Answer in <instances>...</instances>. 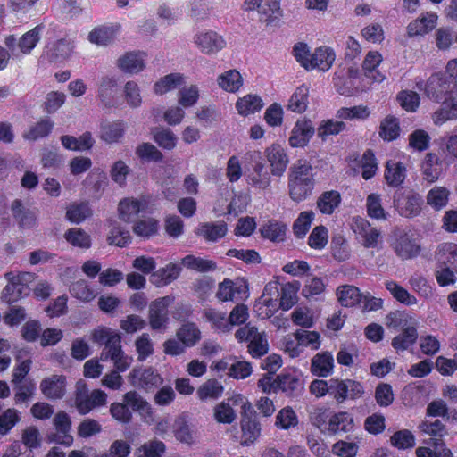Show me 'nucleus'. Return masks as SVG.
<instances>
[{
    "label": "nucleus",
    "mask_w": 457,
    "mask_h": 457,
    "mask_svg": "<svg viewBox=\"0 0 457 457\" xmlns=\"http://www.w3.org/2000/svg\"><path fill=\"white\" fill-rule=\"evenodd\" d=\"M93 342L104 345L100 354L103 361H112L119 371H126L132 364L133 358L125 353L121 346V336L119 332L106 327L95 329Z\"/></svg>",
    "instance_id": "f257e3e1"
},
{
    "label": "nucleus",
    "mask_w": 457,
    "mask_h": 457,
    "mask_svg": "<svg viewBox=\"0 0 457 457\" xmlns=\"http://www.w3.org/2000/svg\"><path fill=\"white\" fill-rule=\"evenodd\" d=\"M315 187L313 168L306 160L296 161L288 173V193L295 202H302L309 197Z\"/></svg>",
    "instance_id": "f03ea898"
},
{
    "label": "nucleus",
    "mask_w": 457,
    "mask_h": 457,
    "mask_svg": "<svg viewBox=\"0 0 457 457\" xmlns=\"http://www.w3.org/2000/svg\"><path fill=\"white\" fill-rule=\"evenodd\" d=\"M416 87L419 90H423L427 97L436 103L457 96L456 80L440 73L432 74L426 82L422 79H417Z\"/></svg>",
    "instance_id": "7ed1b4c3"
},
{
    "label": "nucleus",
    "mask_w": 457,
    "mask_h": 457,
    "mask_svg": "<svg viewBox=\"0 0 457 457\" xmlns=\"http://www.w3.org/2000/svg\"><path fill=\"white\" fill-rule=\"evenodd\" d=\"M4 278L8 281L2 292L4 302L12 303L29 295V284L34 280L33 273L10 271L4 274Z\"/></svg>",
    "instance_id": "20e7f679"
},
{
    "label": "nucleus",
    "mask_w": 457,
    "mask_h": 457,
    "mask_svg": "<svg viewBox=\"0 0 457 457\" xmlns=\"http://www.w3.org/2000/svg\"><path fill=\"white\" fill-rule=\"evenodd\" d=\"M362 385L353 379H330L329 395L337 403H343L347 399L355 400L362 396Z\"/></svg>",
    "instance_id": "39448f33"
},
{
    "label": "nucleus",
    "mask_w": 457,
    "mask_h": 457,
    "mask_svg": "<svg viewBox=\"0 0 457 457\" xmlns=\"http://www.w3.org/2000/svg\"><path fill=\"white\" fill-rule=\"evenodd\" d=\"M394 237L391 245L400 258L411 259L420 253V245L411 231L397 228L394 231Z\"/></svg>",
    "instance_id": "423d86ee"
},
{
    "label": "nucleus",
    "mask_w": 457,
    "mask_h": 457,
    "mask_svg": "<svg viewBox=\"0 0 457 457\" xmlns=\"http://www.w3.org/2000/svg\"><path fill=\"white\" fill-rule=\"evenodd\" d=\"M130 384L145 391H153L163 383V378L153 367H136L129 375Z\"/></svg>",
    "instance_id": "0eeeda50"
},
{
    "label": "nucleus",
    "mask_w": 457,
    "mask_h": 457,
    "mask_svg": "<svg viewBox=\"0 0 457 457\" xmlns=\"http://www.w3.org/2000/svg\"><path fill=\"white\" fill-rule=\"evenodd\" d=\"M352 229L357 240L365 248H378L382 243V236L379 229L371 226L364 218H353Z\"/></svg>",
    "instance_id": "6e6552de"
},
{
    "label": "nucleus",
    "mask_w": 457,
    "mask_h": 457,
    "mask_svg": "<svg viewBox=\"0 0 457 457\" xmlns=\"http://www.w3.org/2000/svg\"><path fill=\"white\" fill-rule=\"evenodd\" d=\"M106 396V394L100 389L88 393L84 384L78 385L75 398L77 410L80 414H87L94 408L105 404Z\"/></svg>",
    "instance_id": "1a4fd4ad"
},
{
    "label": "nucleus",
    "mask_w": 457,
    "mask_h": 457,
    "mask_svg": "<svg viewBox=\"0 0 457 457\" xmlns=\"http://www.w3.org/2000/svg\"><path fill=\"white\" fill-rule=\"evenodd\" d=\"M194 43L204 54H214L226 46V41L222 36L215 31H202L194 37Z\"/></svg>",
    "instance_id": "9d476101"
},
{
    "label": "nucleus",
    "mask_w": 457,
    "mask_h": 457,
    "mask_svg": "<svg viewBox=\"0 0 457 457\" xmlns=\"http://www.w3.org/2000/svg\"><path fill=\"white\" fill-rule=\"evenodd\" d=\"M150 204V197L142 195L139 198H124L118 207L119 217L121 220L129 222L140 212H146Z\"/></svg>",
    "instance_id": "9b49d317"
},
{
    "label": "nucleus",
    "mask_w": 457,
    "mask_h": 457,
    "mask_svg": "<svg viewBox=\"0 0 457 457\" xmlns=\"http://www.w3.org/2000/svg\"><path fill=\"white\" fill-rule=\"evenodd\" d=\"M395 204L401 216L411 218L420 214L423 199L419 194L409 191L399 196L395 201Z\"/></svg>",
    "instance_id": "f8f14e48"
},
{
    "label": "nucleus",
    "mask_w": 457,
    "mask_h": 457,
    "mask_svg": "<svg viewBox=\"0 0 457 457\" xmlns=\"http://www.w3.org/2000/svg\"><path fill=\"white\" fill-rule=\"evenodd\" d=\"M315 133V129L309 120H299L292 129L288 143L295 148H303Z\"/></svg>",
    "instance_id": "ddd939ff"
},
{
    "label": "nucleus",
    "mask_w": 457,
    "mask_h": 457,
    "mask_svg": "<svg viewBox=\"0 0 457 457\" xmlns=\"http://www.w3.org/2000/svg\"><path fill=\"white\" fill-rule=\"evenodd\" d=\"M172 299L165 296L154 301L149 308V322L153 329L162 328L168 321V307Z\"/></svg>",
    "instance_id": "4468645a"
},
{
    "label": "nucleus",
    "mask_w": 457,
    "mask_h": 457,
    "mask_svg": "<svg viewBox=\"0 0 457 457\" xmlns=\"http://www.w3.org/2000/svg\"><path fill=\"white\" fill-rule=\"evenodd\" d=\"M118 91L117 79L114 77H104L98 86L97 98L104 107H113L117 104Z\"/></svg>",
    "instance_id": "2eb2a0df"
},
{
    "label": "nucleus",
    "mask_w": 457,
    "mask_h": 457,
    "mask_svg": "<svg viewBox=\"0 0 457 457\" xmlns=\"http://www.w3.org/2000/svg\"><path fill=\"white\" fill-rule=\"evenodd\" d=\"M278 391L283 392L287 396H297L302 389L303 384L298 373L295 370L283 371L277 376Z\"/></svg>",
    "instance_id": "dca6fc26"
},
{
    "label": "nucleus",
    "mask_w": 457,
    "mask_h": 457,
    "mask_svg": "<svg viewBox=\"0 0 457 457\" xmlns=\"http://www.w3.org/2000/svg\"><path fill=\"white\" fill-rule=\"evenodd\" d=\"M245 179L248 185L260 190H266L270 186V176L262 162H256L246 170Z\"/></svg>",
    "instance_id": "f3484780"
},
{
    "label": "nucleus",
    "mask_w": 457,
    "mask_h": 457,
    "mask_svg": "<svg viewBox=\"0 0 457 457\" xmlns=\"http://www.w3.org/2000/svg\"><path fill=\"white\" fill-rule=\"evenodd\" d=\"M418 428L422 434L431 436L429 441L427 442L428 445L436 448L445 447L443 437L446 435L447 431L445 426L439 420L423 421L419 425Z\"/></svg>",
    "instance_id": "a211bd4d"
},
{
    "label": "nucleus",
    "mask_w": 457,
    "mask_h": 457,
    "mask_svg": "<svg viewBox=\"0 0 457 457\" xmlns=\"http://www.w3.org/2000/svg\"><path fill=\"white\" fill-rule=\"evenodd\" d=\"M241 445H250L261 436L262 427L256 417L242 416L241 419Z\"/></svg>",
    "instance_id": "6ab92c4d"
},
{
    "label": "nucleus",
    "mask_w": 457,
    "mask_h": 457,
    "mask_svg": "<svg viewBox=\"0 0 457 457\" xmlns=\"http://www.w3.org/2000/svg\"><path fill=\"white\" fill-rule=\"evenodd\" d=\"M266 154L272 175L282 176L288 164V157L285 150L280 145H273L266 150Z\"/></svg>",
    "instance_id": "aec40b11"
},
{
    "label": "nucleus",
    "mask_w": 457,
    "mask_h": 457,
    "mask_svg": "<svg viewBox=\"0 0 457 457\" xmlns=\"http://www.w3.org/2000/svg\"><path fill=\"white\" fill-rule=\"evenodd\" d=\"M334 358L329 352L315 354L311 361V372L317 376L327 378L333 373Z\"/></svg>",
    "instance_id": "412c9836"
},
{
    "label": "nucleus",
    "mask_w": 457,
    "mask_h": 457,
    "mask_svg": "<svg viewBox=\"0 0 457 457\" xmlns=\"http://www.w3.org/2000/svg\"><path fill=\"white\" fill-rule=\"evenodd\" d=\"M120 26L119 24L102 25L95 28L88 35V40L97 46H107L112 43Z\"/></svg>",
    "instance_id": "4be33fe9"
},
{
    "label": "nucleus",
    "mask_w": 457,
    "mask_h": 457,
    "mask_svg": "<svg viewBox=\"0 0 457 457\" xmlns=\"http://www.w3.org/2000/svg\"><path fill=\"white\" fill-rule=\"evenodd\" d=\"M54 424L57 434L53 440L58 444L70 445L73 438L70 435L71 422L69 415L64 411L58 412L54 418Z\"/></svg>",
    "instance_id": "5701e85b"
},
{
    "label": "nucleus",
    "mask_w": 457,
    "mask_h": 457,
    "mask_svg": "<svg viewBox=\"0 0 457 457\" xmlns=\"http://www.w3.org/2000/svg\"><path fill=\"white\" fill-rule=\"evenodd\" d=\"M118 67L127 73H138L144 70L145 54L140 52H129L122 55L118 60Z\"/></svg>",
    "instance_id": "b1692460"
},
{
    "label": "nucleus",
    "mask_w": 457,
    "mask_h": 457,
    "mask_svg": "<svg viewBox=\"0 0 457 457\" xmlns=\"http://www.w3.org/2000/svg\"><path fill=\"white\" fill-rule=\"evenodd\" d=\"M437 264L449 266L457 272V245L451 242L440 244L436 251Z\"/></svg>",
    "instance_id": "393cba45"
},
{
    "label": "nucleus",
    "mask_w": 457,
    "mask_h": 457,
    "mask_svg": "<svg viewBox=\"0 0 457 457\" xmlns=\"http://www.w3.org/2000/svg\"><path fill=\"white\" fill-rule=\"evenodd\" d=\"M442 105L433 113L435 125L441 126L448 120L457 119V96L441 101Z\"/></svg>",
    "instance_id": "a878e982"
},
{
    "label": "nucleus",
    "mask_w": 457,
    "mask_h": 457,
    "mask_svg": "<svg viewBox=\"0 0 457 457\" xmlns=\"http://www.w3.org/2000/svg\"><path fill=\"white\" fill-rule=\"evenodd\" d=\"M11 210L13 218L20 227L23 228H30L36 224V213L30 209L26 208L21 200H14L12 203Z\"/></svg>",
    "instance_id": "bb28decb"
},
{
    "label": "nucleus",
    "mask_w": 457,
    "mask_h": 457,
    "mask_svg": "<svg viewBox=\"0 0 457 457\" xmlns=\"http://www.w3.org/2000/svg\"><path fill=\"white\" fill-rule=\"evenodd\" d=\"M43 394L50 399L62 398L65 394V378L54 375L44 379L40 385Z\"/></svg>",
    "instance_id": "cd10ccee"
},
{
    "label": "nucleus",
    "mask_w": 457,
    "mask_h": 457,
    "mask_svg": "<svg viewBox=\"0 0 457 457\" xmlns=\"http://www.w3.org/2000/svg\"><path fill=\"white\" fill-rule=\"evenodd\" d=\"M179 273L180 268L176 264L170 263L166 267L153 272L150 277V281L157 287H162L177 279Z\"/></svg>",
    "instance_id": "c85d7f7f"
},
{
    "label": "nucleus",
    "mask_w": 457,
    "mask_h": 457,
    "mask_svg": "<svg viewBox=\"0 0 457 457\" xmlns=\"http://www.w3.org/2000/svg\"><path fill=\"white\" fill-rule=\"evenodd\" d=\"M437 21V15L434 12H427L408 25V34L411 37L424 35L431 31Z\"/></svg>",
    "instance_id": "c756f323"
},
{
    "label": "nucleus",
    "mask_w": 457,
    "mask_h": 457,
    "mask_svg": "<svg viewBox=\"0 0 457 457\" xmlns=\"http://www.w3.org/2000/svg\"><path fill=\"white\" fill-rule=\"evenodd\" d=\"M421 172L424 179L432 183L438 179L441 174L440 160L436 154L428 153L426 154L422 164Z\"/></svg>",
    "instance_id": "7c9ffc66"
},
{
    "label": "nucleus",
    "mask_w": 457,
    "mask_h": 457,
    "mask_svg": "<svg viewBox=\"0 0 457 457\" xmlns=\"http://www.w3.org/2000/svg\"><path fill=\"white\" fill-rule=\"evenodd\" d=\"M73 48L74 45L71 40L61 39L47 47L46 54L51 62H62L71 55Z\"/></svg>",
    "instance_id": "2f4dec72"
},
{
    "label": "nucleus",
    "mask_w": 457,
    "mask_h": 457,
    "mask_svg": "<svg viewBox=\"0 0 457 457\" xmlns=\"http://www.w3.org/2000/svg\"><path fill=\"white\" fill-rule=\"evenodd\" d=\"M406 178L405 166L395 161H388L385 170V179L386 183L394 187L403 184Z\"/></svg>",
    "instance_id": "473e14b6"
},
{
    "label": "nucleus",
    "mask_w": 457,
    "mask_h": 457,
    "mask_svg": "<svg viewBox=\"0 0 457 457\" xmlns=\"http://www.w3.org/2000/svg\"><path fill=\"white\" fill-rule=\"evenodd\" d=\"M335 61V53L327 46H321L315 50L312 55V64L310 70L319 69L320 71H328Z\"/></svg>",
    "instance_id": "72a5a7b5"
},
{
    "label": "nucleus",
    "mask_w": 457,
    "mask_h": 457,
    "mask_svg": "<svg viewBox=\"0 0 457 457\" xmlns=\"http://www.w3.org/2000/svg\"><path fill=\"white\" fill-rule=\"evenodd\" d=\"M124 402L127 405L137 411L142 417L148 418L152 416V407L141 395L136 391H130L125 394Z\"/></svg>",
    "instance_id": "f704fd0d"
},
{
    "label": "nucleus",
    "mask_w": 457,
    "mask_h": 457,
    "mask_svg": "<svg viewBox=\"0 0 457 457\" xmlns=\"http://www.w3.org/2000/svg\"><path fill=\"white\" fill-rule=\"evenodd\" d=\"M43 27L38 25L23 34L18 41V49L21 54H29L41 37Z\"/></svg>",
    "instance_id": "c9c22d12"
},
{
    "label": "nucleus",
    "mask_w": 457,
    "mask_h": 457,
    "mask_svg": "<svg viewBox=\"0 0 457 457\" xmlns=\"http://www.w3.org/2000/svg\"><path fill=\"white\" fill-rule=\"evenodd\" d=\"M309 104V88L305 85L298 87L291 96L287 108L297 113L305 112Z\"/></svg>",
    "instance_id": "e433bc0d"
},
{
    "label": "nucleus",
    "mask_w": 457,
    "mask_h": 457,
    "mask_svg": "<svg viewBox=\"0 0 457 457\" xmlns=\"http://www.w3.org/2000/svg\"><path fill=\"white\" fill-rule=\"evenodd\" d=\"M204 318L212 324V328L218 332H228L231 329V323L226 312L215 309H206Z\"/></svg>",
    "instance_id": "4c0bfd02"
},
{
    "label": "nucleus",
    "mask_w": 457,
    "mask_h": 457,
    "mask_svg": "<svg viewBox=\"0 0 457 457\" xmlns=\"http://www.w3.org/2000/svg\"><path fill=\"white\" fill-rule=\"evenodd\" d=\"M184 76L180 73H170L158 81L154 86V91L157 95H163L169 91L174 90L184 84Z\"/></svg>",
    "instance_id": "58836bf2"
},
{
    "label": "nucleus",
    "mask_w": 457,
    "mask_h": 457,
    "mask_svg": "<svg viewBox=\"0 0 457 457\" xmlns=\"http://www.w3.org/2000/svg\"><path fill=\"white\" fill-rule=\"evenodd\" d=\"M381 62L382 56L378 52H369L362 63L365 75L376 82H381L385 79L384 75L376 71Z\"/></svg>",
    "instance_id": "ea45409f"
},
{
    "label": "nucleus",
    "mask_w": 457,
    "mask_h": 457,
    "mask_svg": "<svg viewBox=\"0 0 457 457\" xmlns=\"http://www.w3.org/2000/svg\"><path fill=\"white\" fill-rule=\"evenodd\" d=\"M341 203V195L336 190L326 191L317 201V207L323 214H331Z\"/></svg>",
    "instance_id": "a19ab883"
},
{
    "label": "nucleus",
    "mask_w": 457,
    "mask_h": 457,
    "mask_svg": "<svg viewBox=\"0 0 457 457\" xmlns=\"http://www.w3.org/2000/svg\"><path fill=\"white\" fill-rule=\"evenodd\" d=\"M339 303L345 307L354 306L361 300V294L358 287L351 285L341 286L337 290Z\"/></svg>",
    "instance_id": "79ce46f5"
},
{
    "label": "nucleus",
    "mask_w": 457,
    "mask_h": 457,
    "mask_svg": "<svg viewBox=\"0 0 457 457\" xmlns=\"http://www.w3.org/2000/svg\"><path fill=\"white\" fill-rule=\"evenodd\" d=\"M263 106L262 100L256 95H247L239 98L236 103V108L240 115L247 116L260 111Z\"/></svg>",
    "instance_id": "37998d69"
},
{
    "label": "nucleus",
    "mask_w": 457,
    "mask_h": 457,
    "mask_svg": "<svg viewBox=\"0 0 457 457\" xmlns=\"http://www.w3.org/2000/svg\"><path fill=\"white\" fill-rule=\"evenodd\" d=\"M299 423L297 414L290 406L278 411L275 419V427L278 429L289 430L297 427Z\"/></svg>",
    "instance_id": "c03bdc74"
},
{
    "label": "nucleus",
    "mask_w": 457,
    "mask_h": 457,
    "mask_svg": "<svg viewBox=\"0 0 457 457\" xmlns=\"http://www.w3.org/2000/svg\"><path fill=\"white\" fill-rule=\"evenodd\" d=\"M299 290L298 282H288L281 287L279 295V306L282 310L287 311L291 309L297 302V292Z\"/></svg>",
    "instance_id": "a18cd8bd"
},
{
    "label": "nucleus",
    "mask_w": 457,
    "mask_h": 457,
    "mask_svg": "<svg viewBox=\"0 0 457 457\" xmlns=\"http://www.w3.org/2000/svg\"><path fill=\"white\" fill-rule=\"evenodd\" d=\"M179 341L187 347L195 345L201 338V332L198 327L192 322L185 323L177 331Z\"/></svg>",
    "instance_id": "49530a36"
},
{
    "label": "nucleus",
    "mask_w": 457,
    "mask_h": 457,
    "mask_svg": "<svg viewBox=\"0 0 457 457\" xmlns=\"http://www.w3.org/2000/svg\"><path fill=\"white\" fill-rule=\"evenodd\" d=\"M124 131L122 121L105 122L101 127V138L106 143H115L123 137Z\"/></svg>",
    "instance_id": "de8ad7c7"
},
{
    "label": "nucleus",
    "mask_w": 457,
    "mask_h": 457,
    "mask_svg": "<svg viewBox=\"0 0 457 457\" xmlns=\"http://www.w3.org/2000/svg\"><path fill=\"white\" fill-rule=\"evenodd\" d=\"M219 86L228 92H236L243 85L241 74L237 70H229L218 77Z\"/></svg>",
    "instance_id": "09e8293b"
},
{
    "label": "nucleus",
    "mask_w": 457,
    "mask_h": 457,
    "mask_svg": "<svg viewBox=\"0 0 457 457\" xmlns=\"http://www.w3.org/2000/svg\"><path fill=\"white\" fill-rule=\"evenodd\" d=\"M223 393L222 385L216 379H208L197 389V396L201 401L216 400Z\"/></svg>",
    "instance_id": "8fccbe9b"
},
{
    "label": "nucleus",
    "mask_w": 457,
    "mask_h": 457,
    "mask_svg": "<svg viewBox=\"0 0 457 457\" xmlns=\"http://www.w3.org/2000/svg\"><path fill=\"white\" fill-rule=\"evenodd\" d=\"M227 233V225L224 222H208L202 224L198 228V234L207 241H217L222 238Z\"/></svg>",
    "instance_id": "3c124183"
},
{
    "label": "nucleus",
    "mask_w": 457,
    "mask_h": 457,
    "mask_svg": "<svg viewBox=\"0 0 457 457\" xmlns=\"http://www.w3.org/2000/svg\"><path fill=\"white\" fill-rule=\"evenodd\" d=\"M353 428V419L347 412L333 414L328 420V431L336 434L338 432H348Z\"/></svg>",
    "instance_id": "603ef678"
},
{
    "label": "nucleus",
    "mask_w": 457,
    "mask_h": 457,
    "mask_svg": "<svg viewBox=\"0 0 457 457\" xmlns=\"http://www.w3.org/2000/svg\"><path fill=\"white\" fill-rule=\"evenodd\" d=\"M54 128V122L48 117L42 118L37 123L30 127L29 130L24 134L28 140H37L47 137Z\"/></svg>",
    "instance_id": "864d4df0"
},
{
    "label": "nucleus",
    "mask_w": 457,
    "mask_h": 457,
    "mask_svg": "<svg viewBox=\"0 0 457 457\" xmlns=\"http://www.w3.org/2000/svg\"><path fill=\"white\" fill-rule=\"evenodd\" d=\"M182 264L187 269L198 271L208 272L217 268L216 262L212 260L196 257L194 255H187L182 259Z\"/></svg>",
    "instance_id": "5fc2aeb1"
},
{
    "label": "nucleus",
    "mask_w": 457,
    "mask_h": 457,
    "mask_svg": "<svg viewBox=\"0 0 457 457\" xmlns=\"http://www.w3.org/2000/svg\"><path fill=\"white\" fill-rule=\"evenodd\" d=\"M92 211L88 203H74L71 204L66 212V218L72 223L79 224L91 216Z\"/></svg>",
    "instance_id": "6e6d98bb"
},
{
    "label": "nucleus",
    "mask_w": 457,
    "mask_h": 457,
    "mask_svg": "<svg viewBox=\"0 0 457 457\" xmlns=\"http://www.w3.org/2000/svg\"><path fill=\"white\" fill-rule=\"evenodd\" d=\"M287 227L277 220H270L261 228L262 236L270 241H283L286 236Z\"/></svg>",
    "instance_id": "4d7b16f0"
},
{
    "label": "nucleus",
    "mask_w": 457,
    "mask_h": 457,
    "mask_svg": "<svg viewBox=\"0 0 457 457\" xmlns=\"http://www.w3.org/2000/svg\"><path fill=\"white\" fill-rule=\"evenodd\" d=\"M294 337L302 347H309L312 350H318L320 347V335L316 331H309L305 329H298L295 332Z\"/></svg>",
    "instance_id": "13d9d810"
},
{
    "label": "nucleus",
    "mask_w": 457,
    "mask_h": 457,
    "mask_svg": "<svg viewBox=\"0 0 457 457\" xmlns=\"http://www.w3.org/2000/svg\"><path fill=\"white\" fill-rule=\"evenodd\" d=\"M418 338V332L415 327H407L403 333L396 336L393 341L392 345L397 351H403L412 345Z\"/></svg>",
    "instance_id": "bf43d9fd"
},
{
    "label": "nucleus",
    "mask_w": 457,
    "mask_h": 457,
    "mask_svg": "<svg viewBox=\"0 0 457 457\" xmlns=\"http://www.w3.org/2000/svg\"><path fill=\"white\" fill-rule=\"evenodd\" d=\"M368 215L375 220H386L388 213L382 206V200L379 195L370 194L366 200Z\"/></svg>",
    "instance_id": "052dcab7"
},
{
    "label": "nucleus",
    "mask_w": 457,
    "mask_h": 457,
    "mask_svg": "<svg viewBox=\"0 0 457 457\" xmlns=\"http://www.w3.org/2000/svg\"><path fill=\"white\" fill-rule=\"evenodd\" d=\"M70 292L73 297L83 302H90L96 296L95 290L84 279L72 283L70 287Z\"/></svg>",
    "instance_id": "680f3d73"
},
{
    "label": "nucleus",
    "mask_w": 457,
    "mask_h": 457,
    "mask_svg": "<svg viewBox=\"0 0 457 457\" xmlns=\"http://www.w3.org/2000/svg\"><path fill=\"white\" fill-rule=\"evenodd\" d=\"M390 443L399 450L411 449L415 445V436L411 431L402 429L393 434Z\"/></svg>",
    "instance_id": "e2e57ef3"
},
{
    "label": "nucleus",
    "mask_w": 457,
    "mask_h": 457,
    "mask_svg": "<svg viewBox=\"0 0 457 457\" xmlns=\"http://www.w3.org/2000/svg\"><path fill=\"white\" fill-rule=\"evenodd\" d=\"M158 221L154 218H146L137 220L133 226V232L141 237L148 238L158 231Z\"/></svg>",
    "instance_id": "0e129e2a"
},
{
    "label": "nucleus",
    "mask_w": 457,
    "mask_h": 457,
    "mask_svg": "<svg viewBox=\"0 0 457 457\" xmlns=\"http://www.w3.org/2000/svg\"><path fill=\"white\" fill-rule=\"evenodd\" d=\"M269 344L264 333H257L253 337L248 344V352L254 357L259 358L268 353Z\"/></svg>",
    "instance_id": "69168bd1"
},
{
    "label": "nucleus",
    "mask_w": 457,
    "mask_h": 457,
    "mask_svg": "<svg viewBox=\"0 0 457 457\" xmlns=\"http://www.w3.org/2000/svg\"><path fill=\"white\" fill-rule=\"evenodd\" d=\"M313 219V212H302L293 225V231L295 236L298 238H303L309 231Z\"/></svg>",
    "instance_id": "338daca9"
},
{
    "label": "nucleus",
    "mask_w": 457,
    "mask_h": 457,
    "mask_svg": "<svg viewBox=\"0 0 457 457\" xmlns=\"http://www.w3.org/2000/svg\"><path fill=\"white\" fill-rule=\"evenodd\" d=\"M400 134V127L397 120L388 116L385 118L379 128V136L386 141L395 139Z\"/></svg>",
    "instance_id": "774afa93"
}]
</instances>
